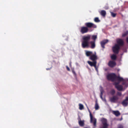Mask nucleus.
<instances>
[{
  "instance_id": "nucleus-1",
  "label": "nucleus",
  "mask_w": 128,
  "mask_h": 128,
  "mask_svg": "<svg viewBox=\"0 0 128 128\" xmlns=\"http://www.w3.org/2000/svg\"><path fill=\"white\" fill-rule=\"evenodd\" d=\"M91 36L88 35L87 36H84L82 38L83 41L82 42V46L84 48H90L92 49L94 48L96 46L95 42L91 41L90 42V46L89 45V41L90 39Z\"/></svg>"
},
{
  "instance_id": "nucleus-2",
  "label": "nucleus",
  "mask_w": 128,
  "mask_h": 128,
  "mask_svg": "<svg viewBox=\"0 0 128 128\" xmlns=\"http://www.w3.org/2000/svg\"><path fill=\"white\" fill-rule=\"evenodd\" d=\"M86 26H83L81 27L80 32L82 34H84L88 32V28H96V26L94 24L90 22H88L85 24Z\"/></svg>"
},
{
  "instance_id": "nucleus-3",
  "label": "nucleus",
  "mask_w": 128,
  "mask_h": 128,
  "mask_svg": "<svg viewBox=\"0 0 128 128\" xmlns=\"http://www.w3.org/2000/svg\"><path fill=\"white\" fill-rule=\"evenodd\" d=\"M89 59L93 62L88 61L87 63L91 66H96V64L97 62L96 60L98 59L96 53L94 54H93L89 57Z\"/></svg>"
},
{
  "instance_id": "nucleus-4",
  "label": "nucleus",
  "mask_w": 128,
  "mask_h": 128,
  "mask_svg": "<svg viewBox=\"0 0 128 128\" xmlns=\"http://www.w3.org/2000/svg\"><path fill=\"white\" fill-rule=\"evenodd\" d=\"M116 75L114 73L109 74L107 76V78L108 80L112 81H114L116 79Z\"/></svg>"
},
{
  "instance_id": "nucleus-5",
  "label": "nucleus",
  "mask_w": 128,
  "mask_h": 128,
  "mask_svg": "<svg viewBox=\"0 0 128 128\" xmlns=\"http://www.w3.org/2000/svg\"><path fill=\"white\" fill-rule=\"evenodd\" d=\"M88 110L90 112V122L91 123H93L94 127H96V118L93 117L92 115L90 110Z\"/></svg>"
},
{
  "instance_id": "nucleus-6",
  "label": "nucleus",
  "mask_w": 128,
  "mask_h": 128,
  "mask_svg": "<svg viewBox=\"0 0 128 128\" xmlns=\"http://www.w3.org/2000/svg\"><path fill=\"white\" fill-rule=\"evenodd\" d=\"M120 49V46L119 45L117 44H116L112 48L113 52L115 54H118V53Z\"/></svg>"
},
{
  "instance_id": "nucleus-7",
  "label": "nucleus",
  "mask_w": 128,
  "mask_h": 128,
  "mask_svg": "<svg viewBox=\"0 0 128 128\" xmlns=\"http://www.w3.org/2000/svg\"><path fill=\"white\" fill-rule=\"evenodd\" d=\"M103 125V126L100 128H107L108 126L107 123V120L105 118H102L101 120Z\"/></svg>"
},
{
  "instance_id": "nucleus-8",
  "label": "nucleus",
  "mask_w": 128,
  "mask_h": 128,
  "mask_svg": "<svg viewBox=\"0 0 128 128\" xmlns=\"http://www.w3.org/2000/svg\"><path fill=\"white\" fill-rule=\"evenodd\" d=\"M118 98L117 96H114L110 98V100L112 102H115L118 100Z\"/></svg>"
},
{
  "instance_id": "nucleus-9",
  "label": "nucleus",
  "mask_w": 128,
  "mask_h": 128,
  "mask_svg": "<svg viewBox=\"0 0 128 128\" xmlns=\"http://www.w3.org/2000/svg\"><path fill=\"white\" fill-rule=\"evenodd\" d=\"M108 65L110 67L113 68L116 65V63L114 61H110L108 63Z\"/></svg>"
},
{
  "instance_id": "nucleus-10",
  "label": "nucleus",
  "mask_w": 128,
  "mask_h": 128,
  "mask_svg": "<svg viewBox=\"0 0 128 128\" xmlns=\"http://www.w3.org/2000/svg\"><path fill=\"white\" fill-rule=\"evenodd\" d=\"M128 96L126 97L125 99L122 102V104L124 106H126L128 104Z\"/></svg>"
},
{
  "instance_id": "nucleus-11",
  "label": "nucleus",
  "mask_w": 128,
  "mask_h": 128,
  "mask_svg": "<svg viewBox=\"0 0 128 128\" xmlns=\"http://www.w3.org/2000/svg\"><path fill=\"white\" fill-rule=\"evenodd\" d=\"M117 44L119 45V46H122L124 44V42L123 40L121 39H118L116 40Z\"/></svg>"
},
{
  "instance_id": "nucleus-12",
  "label": "nucleus",
  "mask_w": 128,
  "mask_h": 128,
  "mask_svg": "<svg viewBox=\"0 0 128 128\" xmlns=\"http://www.w3.org/2000/svg\"><path fill=\"white\" fill-rule=\"evenodd\" d=\"M108 42V40H105L100 42V44L102 47L103 48H105L104 45Z\"/></svg>"
},
{
  "instance_id": "nucleus-13",
  "label": "nucleus",
  "mask_w": 128,
  "mask_h": 128,
  "mask_svg": "<svg viewBox=\"0 0 128 128\" xmlns=\"http://www.w3.org/2000/svg\"><path fill=\"white\" fill-rule=\"evenodd\" d=\"M112 112L113 114L115 115L116 116H119L120 114V113L118 110H113L112 111Z\"/></svg>"
},
{
  "instance_id": "nucleus-14",
  "label": "nucleus",
  "mask_w": 128,
  "mask_h": 128,
  "mask_svg": "<svg viewBox=\"0 0 128 128\" xmlns=\"http://www.w3.org/2000/svg\"><path fill=\"white\" fill-rule=\"evenodd\" d=\"M93 54V52L92 51H86V56L88 57H90Z\"/></svg>"
},
{
  "instance_id": "nucleus-15",
  "label": "nucleus",
  "mask_w": 128,
  "mask_h": 128,
  "mask_svg": "<svg viewBox=\"0 0 128 128\" xmlns=\"http://www.w3.org/2000/svg\"><path fill=\"white\" fill-rule=\"evenodd\" d=\"M115 87L117 89L118 91H122V90L123 89V86L120 85L118 86H116Z\"/></svg>"
},
{
  "instance_id": "nucleus-16",
  "label": "nucleus",
  "mask_w": 128,
  "mask_h": 128,
  "mask_svg": "<svg viewBox=\"0 0 128 128\" xmlns=\"http://www.w3.org/2000/svg\"><path fill=\"white\" fill-rule=\"evenodd\" d=\"M100 13L101 16L104 17H105L106 14V11L103 10H102L100 12Z\"/></svg>"
},
{
  "instance_id": "nucleus-17",
  "label": "nucleus",
  "mask_w": 128,
  "mask_h": 128,
  "mask_svg": "<svg viewBox=\"0 0 128 128\" xmlns=\"http://www.w3.org/2000/svg\"><path fill=\"white\" fill-rule=\"evenodd\" d=\"M116 79H117L119 82L123 81L124 80V79L122 78L117 76H116Z\"/></svg>"
},
{
  "instance_id": "nucleus-18",
  "label": "nucleus",
  "mask_w": 128,
  "mask_h": 128,
  "mask_svg": "<svg viewBox=\"0 0 128 128\" xmlns=\"http://www.w3.org/2000/svg\"><path fill=\"white\" fill-rule=\"evenodd\" d=\"M97 38V36L96 35H93L92 36V39L93 40L92 41L95 42Z\"/></svg>"
},
{
  "instance_id": "nucleus-19",
  "label": "nucleus",
  "mask_w": 128,
  "mask_h": 128,
  "mask_svg": "<svg viewBox=\"0 0 128 128\" xmlns=\"http://www.w3.org/2000/svg\"><path fill=\"white\" fill-rule=\"evenodd\" d=\"M112 60H115L116 58V56L114 54H112L110 56Z\"/></svg>"
},
{
  "instance_id": "nucleus-20",
  "label": "nucleus",
  "mask_w": 128,
  "mask_h": 128,
  "mask_svg": "<svg viewBox=\"0 0 128 128\" xmlns=\"http://www.w3.org/2000/svg\"><path fill=\"white\" fill-rule=\"evenodd\" d=\"M79 124L81 126H83L84 125V121L80 120L79 121Z\"/></svg>"
},
{
  "instance_id": "nucleus-21",
  "label": "nucleus",
  "mask_w": 128,
  "mask_h": 128,
  "mask_svg": "<svg viewBox=\"0 0 128 128\" xmlns=\"http://www.w3.org/2000/svg\"><path fill=\"white\" fill-rule=\"evenodd\" d=\"M115 93V91L114 89L112 90L110 92V93L112 95H114Z\"/></svg>"
},
{
  "instance_id": "nucleus-22",
  "label": "nucleus",
  "mask_w": 128,
  "mask_h": 128,
  "mask_svg": "<svg viewBox=\"0 0 128 128\" xmlns=\"http://www.w3.org/2000/svg\"><path fill=\"white\" fill-rule=\"evenodd\" d=\"M99 106L97 102H96L95 108L96 110H97L99 109Z\"/></svg>"
},
{
  "instance_id": "nucleus-23",
  "label": "nucleus",
  "mask_w": 128,
  "mask_h": 128,
  "mask_svg": "<svg viewBox=\"0 0 128 128\" xmlns=\"http://www.w3.org/2000/svg\"><path fill=\"white\" fill-rule=\"evenodd\" d=\"M110 13L112 17L114 18L116 17V14L112 12H110Z\"/></svg>"
},
{
  "instance_id": "nucleus-24",
  "label": "nucleus",
  "mask_w": 128,
  "mask_h": 128,
  "mask_svg": "<svg viewBox=\"0 0 128 128\" xmlns=\"http://www.w3.org/2000/svg\"><path fill=\"white\" fill-rule=\"evenodd\" d=\"M94 21L96 22H98L100 21L98 18H95L94 19Z\"/></svg>"
},
{
  "instance_id": "nucleus-25",
  "label": "nucleus",
  "mask_w": 128,
  "mask_h": 128,
  "mask_svg": "<svg viewBox=\"0 0 128 128\" xmlns=\"http://www.w3.org/2000/svg\"><path fill=\"white\" fill-rule=\"evenodd\" d=\"M79 109L80 110H82L84 108L83 106L81 104H79Z\"/></svg>"
},
{
  "instance_id": "nucleus-26",
  "label": "nucleus",
  "mask_w": 128,
  "mask_h": 128,
  "mask_svg": "<svg viewBox=\"0 0 128 128\" xmlns=\"http://www.w3.org/2000/svg\"><path fill=\"white\" fill-rule=\"evenodd\" d=\"M128 34V31H127L125 32L123 34H122V36L124 37Z\"/></svg>"
},
{
  "instance_id": "nucleus-27",
  "label": "nucleus",
  "mask_w": 128,
  "mask_h": 128,
  "mask_svg": "<svg viewBox=\"0 0 128 128\" xmlns=\"http://www.w3.org/2000/svg\"><path fill=\"white\" fill-rule=\"evenodd\" d=\"M120 83V82H115L114 84L115 85V87H116V86L119 85H119V84Z\"/></svg>"
},
{
  "instance_id": "nucleus-28",
  "label": "nucleus",
  "mask_w": 128,
  "mask_h": 128,
  "mask_svg": "<svg viewBox=\"0 0 128 128\" xmlns=\"http://www.w3.org/2000/svg\"><path fill=\"white\" fill-rule=\"evenodd\" d=\"M124 128V127H123V126L122 124L119 125L118 127V128Z\"/></svg>"
},
{
  "instance_id": "nucleus-29",
  "label": "nucleus",
  "mask_w": 128,
  "mask_h": 128,
  "mask_svg": "<svg viewBox=\"0 0 128 128\" xmlns=\"http://www.w3.org/2000/svg\"><path fill=\"white\" fill-rule=\"evenodd\" d=\"M117 95L120 96H121L122 95V93L121 92H117Z\"/></svg>"
},
{
  "instance_id": "nucleus-30",
  "label": "nucleus",
  "mask_w": 128,
  "mask_h": 128,
  "mask_svg": "<svg viewBox=\"0 0 128 128\" xmlns=\"http://www.w3.org/2000/svg\"><path fill=\"white\" fill-rule=\"evenodd\" d=\"M100 92H104V90H103L102 88V87H101V89H100Z\"/></svg>"
},
{
  "instance_id": "nucleus-31",
  "label": "nucleus",
  "mask_w": 128,
  "mask_h": 128,
  "mask_svg": "<svg viewBox=\"0 0 128 128\" xmlns=\"http://www.w3.org/2000/svg\"><path fill=\"white\" fill-rule=\"evenodd\" d=\"M72 72L73 73L75 76L76 75V73L75 72L74 70H72Z\"/></svg>"
},
{
  "instance_id": "nucleus-32",
  "label": "nucleus",
  "mask_w": 128,
  "mask_h": 128,
  "mask_svg": "<svg viewBox=\"0 0 128 128\" xmlns=\"http://www.w3.org/2000/svg\"><path fill=\"white\" fill-rule=\"evenodd\" d=\"M66 68L67 70H68V71H69L70 70V68L68 66H66Z\"/></svg>"
},
{
  "instance_id": "nucleus-33",
  "label": "nucleus",
  "mask_w": 128,
  "mask_h": 128,
  "mask_svg": "<svg viewBox=\"0 0 128 128\" xmlns=\"http://www.w3.org/2000/svg\"><path fill=\"white\" fill-rule=\"evenodd\" d=\"M94 68H95L96 69V70H98V69H97V68H96V66H94Z\"/></svg>"
},
{
  "instance_id": "nucleus-34",
  "label": "nucleus",
  "mask_w": 128,
  "mask_h": 128,
  "mask_svg": "<svg viewBox=\"0 0 128 128\" xmlns=\"http://www.w3.org/2000/svg\"><path fill=\"white\" fill-rule=\"evenodd\" d=\"M126 42L128 43V37H127L126 39Z\"/></svg>"
},
{
  "instance_id": "nucleus-35",
  "label": "nucleus",
  "mask_w": 128,
  "mask_h": 128,
  "mask_svg": "<svg viewBox=\"0 0 128 128\" xmlns=\"http://www.w3.org/2000/svg\"><path fill=\"white\" fill-rule=\"evenodd\" d=\"M103 92H100V96H102V94H103Z\"/></svg>"
},
{
  "instance_id": "nucleus-36",
  "label": "nucleus",
  "mask_w": 128,
  "mask_h": 128,
  "mask_svg": "<svg viewBox=\"0 0 128 128\" xmlns=\"http://www.w3.org/2000/svg\"><path fill=\"white\" fill-rule=\"evenodd\" d=\"M100 96V97L102 99H103V98H102V96Z\"/></svg>"
},
{
  "instance_id": "nucleus-37",
  "label": "nucleus",
  "mask_w": 128,
  "mask_h": 128,
  "mask_svg": "<svg viewBox=\"0 0 128 128\" xmlns=\"http://www.w3.org/2000/svg\"><path fill=\"white\" fill-rule=\"evenodd\" d=\"M125 84V82H123L122 83V85H124Z\"/></svg>"
},
{
  "instance_id": "nucleus-38",
  "label": "nucleus",
  "mask_w": 128,
  "mask_h": 128,
  "mask_svg": "<svg viewBox=\"0 0 128 128\" xmlns=\"http://www.w3.org/2000/svg\"><path fill=\"white\" fill-rule=\"evenodd\" d=\"M78 128V127H75V128Z\"/></svg>"
},
{
  "instance_id": "nucleus-39",
  "label": "nucleus",
  "mask_w": 128,
  "mask_h": 128,
  "mask_svg": "<svg viewBox=\"0 0 128 128\" xmlns=\"http://www.w3.org/2000/svg\"><path fill=\"white\" fill-rule=\"evenodd\" d=\"M87 128V127H86V128Z\"/></svg>"
}]
</instances>
